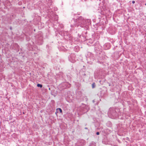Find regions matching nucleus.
<instances>
[{
	"label": "nucleus",
	"mask_w": 146,
	"mask_h": 146,
	"mask_svg": "<svg viewBox=\"0 0 146 146\" xmlns=\"http://www.w3.org/2000/svg\"><path fill=\"white\" fill-rule=\"evenodd\" d=\"M37 86L38 87H40V88H41L42 87V84H37Z\"/></svg>",
	"instance_id": "nucleus-7"
},
{
	"label": "nucleus",
	"mask_w": 146,
	"mask_h": 146,
	"mask_svg": "<svg viewBox=\"0 0 146 146\" xmlns=\"http://www.w3.org/2000/svg\"><path fill=\"white\" fill-rule=\"evenodd\" d=\"M107 124V125H108V124H109L108 126L109 127H111L112 126L111 123L110 122H108Z\"/></svg>",
	"instance_id": "nucleus-8"
},
{
	"label": "nucleus",
	"mask_w": 146,
	"mask_h": 146,
	"mask_svg": "<svg viewBox=\"0 0 146 146\" xmlns=\"http://www.w3.org/2000/svg\"><path fill=\"white\" fill-rule=\"evenodd\" d=\"M56 111H58V112H60L61 113H62V109L60 108H57L56 109Z\"/></svg>",
	"instance_id": "nucleus-5"
},
{
	"label": "nucleus",
	"mask_w": 146,
	"mask_h": 146,
	"mask_svg": "<svg viewBox=\"0 0 146 146\" xmlns=\"http://www.w3.org/2000/svg\"><path fill=\"white\" fill-rule=\"evenodd\" d=\"M96 85L94 83H93L92 84V88H94L95 87Z\"/></svg>",
	"instance_id": "nucleus-9"
},
{
	"label": "nucleus",
	"mask_w": 146,
	"mask_h": 146,
	"mask_svg": "<svg viewBox=\"0 0 146 146\" xmlns=\"http://www.w3.org/2000/svg\"><path fill=\"white\" fill-rule=\"evenodd\" d=\"M59 112L58 111H57L56 110V112H55V114H57L58 112Z\"/></svg>",
	"instance_id": "nucleus-13"
},
{
	"label": "nucleus",
	"mask_w": 146,
	"mask_h": 146,
	"mask_svg": "<svg viewBox=\"0 0 146 146\" xmlns=\"http://www.w3.org/2000/svg\"><path fill=\"white\" fill-rule=\"evenodd\" d=\"M65 85L67 86L66 87L68 88L70 87L71 86V85L70 84H68V83H66L65 84Z\"/></svg>",
	"instance_id": "nucleus-6"
},
{
	"label": "nucleus",
	"mask_w": 146,
	"mask_h": 146,
	"mask_svg": "<svg viewBox=\"0 0 146 146\" xmlns=\"http://www.w3.org/2000/svg\"><path fill=\"white\" fill-rule=\"evenodd\" d=\"M145 5H146V3L145 4Z\"/></svg>",
	"instance_id": "nucleus-18"
},
{
	"label": "nucleus",
	"mask_w": 146,
	"mask_h": 146,
	"mask_svg": "<svg viewBox=\"0 0 146 146\" xmlns=\"http://www.w3.org/2000/svg\"><path fill=\"white\" fill-rule=\"evenodd\" d=\"M68 59L70 62L74 63L76 61L75 55L74 54H71L68 57Z\"/></svg>",
	"instance_id": "nucleus-3"
},
{
	"label": "nucleus",
	"mask_w": 146,
	"mask_h": 146,
	"mask_svg": "<svg viewBox=\"0 0 146 146\" xmlns=\"http://www.w3.org/2000/svg\"><path fill=\"white\" fill-rule=\"evenodd\" d=\"M92 102L93 103H94L95 102V100H93V101H92Z\"/></svg>",
	"instance_id": "nucleus-15"
},
{
	"label": "nucleus",
	"mask_w": 146,
	"mask_h": 146,
	"mask_svg": "<svg viewBox=\"0 0 146 146\" xmlns=\"http://www.w3.org/2000/svg\"><path fill=\"white\" fill-rule=\"evenodd\" d=\"M37 44L39 45H40L42 44L43 43V39L42 37L40 36L37 39Z\"/></svg>",
	"instance_id": "nucleus-4"
},
{
	"label": "nucleus",
	"mask_w": 146,
	"mask_h": 146,
	"mask_svg": "<svg viewBox=\"0 0 146 146\" xmlns=\"http://www.w3.org/2000/svg\"><path fill=\"white\" fill-rule=\"evenodd\" d=\"M83 76H86V74L85 73H84V74H83Z\"/></svg>",
	"instance_id": "nucleus-14"
},
{
	"label": "nucleus",
	"mask_w": 146,
	"mask_h": 146,
	"mask_svg": "<svg viewBox=\"0 0 146 146\" xmlns=\"http://www.w3.org/2000/svg\"><path fill=\"white\" fill-rule=\"evenodd\" d=\"M87 33V32H86L85 33V34H86V33Z\"/></svg>",
	"instance_id": "nucleus-17"
},
{
	"label": "nucleus",
	"mask_w": 146,
	"mask_h": 146,
	"mask_svg": "<svg viewBox=\"0 0 146 146\" xmlns=\"http://www.w3.org/2000/svg\"><path fill=\"white\" fill-rule=\"evenodd\" d=\"M135 3V1H132V3H133V4H134Z\"/></svg>",
	"instance_id": "nucleus-12"
},
{
	"label": "nucleus",
	"mask_w": 146,
	"mask_h": 146,
	"mask_svg": "<svg viewBox=\"0 0 146 146\" xmlns=\"http://www.w3.org/2000/svg\"><path fill=\"white\" fill-rule=\"evenodd\" d=\"M105 45H106V46H109V47L108 48H109V46H110V45H109V44H108V43H107V44H106Z\"/></svg>",
	"instance_id": "nucleus-10"
},
{
	"label": "nucleus",
	"mask_w": 146,
	"mask_h": 146,
	"mask_svg": "<svg viewBox=\"0 0 146 146\" xmlns=\"http://www.w3.org/2000/svg\"><path fill=\"white\" fill-rule=\"evenodd\" d=\"M96 134L97 135H98L100 134V133L99 132H96Z\"/></svg>",
	"instance_id": "nucleus-11"
},
{
	"label": "nucleus",
	"mask_w": 146,
	"mask_h": 146,
	"mask_svg": "<svg viewBox=\"0 0 146 146\" xmlns=\"http://www.w3.org/2000/svg\"><path fill=\"white\" fill-rule=\"evenodd\" d=\"M119 110H115L113 108H110L108 111V115L111 118L115 119L118 117L119 115Z\"/></svg>",
	"instance_id": "nucleus-2"
},
{
	"label": "nucleus",
	"mask_w": 146,
	"mask_h": 146,
	"mask_svg": "<svg viewBox=\"0 0 146 146\" xmlns=\"http://www.w3.org/2000/svg\"><path fill=\"white\" fill-rule=\"evenodd\" d=\"M10 29H11H11H12V28H11V27L10 28Z\"/></svg>",
	"instance_id": "nucleus-16"
},
{
	"label": "nucleus",
	"mask_w": 146,
	"mask_h": 146,
	"mask_svg": "<svg viewBox=\"0 0 146 146\" xmlns=\"http://www.w3.org/2000/svg\"><path fill=\"white\" fill-rule=\"evenodd\" d=\"M73 21L74 23L73 25H71V27H83L86 25H87L89 24L88 20L84 19L82 16L78 17L76 19H74Z\"/></svg>",
	"instance_id": "nucleus-1"
}]
</instances>
